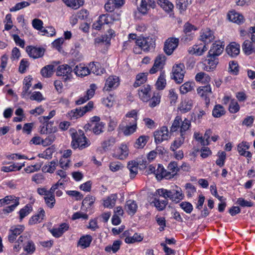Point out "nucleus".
I'll list each match as a JSON object with an SVG mask.
<instances>
[{
  "instance_id": "f257e3e1",
  "label": "nucleus",
  "mask_w": 255,
  "mask_h": 255,
  "mask_svg": "<svg viewBox=\"0 0 255 255\" xmlns=\"http://www.w3.org/2000/svg\"><path fill=\"white\" fill-rule=\"evenodd\" d=\"M69 131L72 138L71 146L72 148L82 150L90 146V141L85 135L83 130L77 131L74 128H71Z\"/></svg>"
},
{
  "instance_id": "f03ea898",
  "label": "nucleus",
  "mask_w": 255,
  "mask_h": 255,
  "mask_svg": "<svg viewBox=\"0 0 255 255\" xmlns=\"http://www.w3.org/2000/svg\"><path fill=\"white\" fill-rule=\"evenodd\" d=\"M154 196L159 195L164 197L165 199L169 198L172 201L176 203L179 202L184 197L182 190L180 187L176 186V189L168 190L165 189H159L157 190L154 194Z\"/></svg>"
},
{
  "instance_id": "7ed1b4c3",
  "label": "nucleus",
  "mask_w": 255,
  "mask_h": 255,
  "mask_svg": "<svg viewBox=\"0 0 255 255\" xmlns=\"http://www.w3.org/2000/svg\"><path fill=\"white\" fill-rule=\"evenodd\" d=\"M17 243H22L23 250L28 254H32L35 251V245L30 240V235L28 233L21 235L17 240Z\"/></svg>"
},
{
  "instance_id": "20e7f679",
  "label": "nucleus",
  "mask_w": 255,
  "mask_h": 255,
  "mask_svg": "<svg viewBox=\"0 0 255 255\" xmlns=\"http://www.w3.org/2000/svg\"><path fill=\"white\" fill-rule=\"evenodd\" d=\"M155 38L151 37H142L136 39V45L141 48L144 52H149L154 50L155 46Z\"/></svg>"
},
{
  "instance_id": "39448f33",
  "label": "nucleus",
  "mask_w": 255,
  "mask_h": 255,
  "mask_svg": "<svg viewBox=\"0 0 255 255\" xmlns=\"http://www.w3.org/2000/svg\"><path fill=\"white\" fill-rule=\"evenodd\" d=\"M185 68L184 65L182 63L175 64L172 70V79H174L177 84L183 82Z\"/></svg>"
},
{
  "instance_id": "423d86ee",
  "label": "nucleus",
  "mask_w": 255,
  "mask_h": 255,
  "mask_svg": "<svg viewBox=\"0 0 255 255\" xmlns=\"http://www.w3.org/2000/svg\"><path fill=\"white\" fill-rule=\"evenodd\" d=\"M154 136L155 143L159 144L170 138V133L169 132L168 128L163 126L159 130L154 131Z\"/></svg>"
},
{
  "instance_id": "0eeeda50",
  "label": "nucleus",
  "mask_w": 255,
  "mask_h": 255,
  "mask_svg": "<svg viewBox=\"0 0 255 255\" xmlns=\"http://www.w3.org/2000/svg\"><path fill=\"white\" fill-rule=\"evenodd\" d=\"M72 68L67 64H63L59 66L57 68L56 75L58 76L63 77L65 81L72 78Z\"/></svg>"
},
{
  "instance_id": "6e6552de",
  "label": "nucleus",
  "mask_w": 255,
  "mask_h": 255,
  "mask_svg": "<svg viewBox=\"0 0 255 255\" xmlns=\"http://www.w3.org/2000/svg\"><path fill=\"white\" fill-rule=\"evenodd\" d=\"M179 43V39L169 38L164 43V51L166 54L170 55L177 48Z\"/></svg>"
},
{
  "instance_id": "1a4fd4ad",
  "label": "nucleus",
  "mask_w": 255,
  "mask_h": 255,
  "mask_svg": "<svg viewBox=\"0 0 255 255\" xmlns=\"http://www.w3.org/2000/svg\"><path fill=\"white\" fill-rule=\"evenodd\" d=\"M26 50L28 55L33 59L42 57L44 55L45 52L44 48L32 46H27Z\"/></svg>"
},
{
  "instance_id": "9d476101",
  "label": "nucleus",
  "mask_w": 255,
  "mask_h": 255,
  "mask_svg": "<svg viewBox=\"0 0 255 255\" xmlns=\"http://www.w3.org/2000/svg\"><path fill=\"white\" fill-rule=\"evenodd\" d=\"M23 225H17L12 226L9 230L8 240L10 243H13L16 239L17 236L19 235L24 230Z\"/></svg>"
},
{
  "instance_id": "9b49d317",
  "label": "nucleus",
  "mask_w": 255,
  "mask_h": 255,
  "mask_svg": "<svg viewBox=\"0 0 255 255\" xmlns=\"http://www.w3.org/2000/svg\"><path fill=\"white\" fill-rule=\"evenodd\" d=\"M120 80L118 77L116 76H110L106 81L104 91H109L115 89L119 86Z\"/></svg>"
},
{
  "instance_id": "f8f14e48",
  "label": "nucleus",
  "mask_w": 255,
  "mask_h": 255,
  "mask_svg": "<svg viewBox=\"0 0 255 255\" xmlns=\"http://www.w3.org/2000/svg\"><path fill=\"white\" fill-rule=\"evenodd\" d=\"M223 42L218 41L214 43L208 52L209 56L217 57L220 55L224 50Z\"/></svg>"
},
{
  "instance_id": "ddd939ff",
  "label": "nucleus",
  "mask_w": 255,
  "mask_h": 255,
  "mask_svg": "<svg viewBox=\"0 0 255 255\" xmlns=\"http://www.w3.org/2000/svg\"><path fill=\"white\" fill-rule=\"evenodd\" d=\"M197 93L204 98L207 105L210 103L209 96L212 94L210 85H207L204 86H200L197 89Z\"/></svg>"
},
{
  "instance_id": "4468645a",
  "label": "nucleus",
  "mask_w": 255,
  "mask_h": 255,
  "mask_svg": "<svg viewBox=\"0 0 255 255\" xmlns=\"http://www.w3.org/2000/svg\"><path fill=\"white\" fill-rule=\"evenodd\" d=\"M215 39L213 31L209 28L201 30L200 35V40L203 41L205 44H208L213 41Z\"/></svg>"
},
{
  "instance_id": "2eb2a0df",
  "label": "nucleus",
  "mask_w": 255,
  "mask_h": 255,
  "mask_svg": "<svg viewBox=\"0 0 255 255\" xmlns=\"http://www.w3.org/2000/svg\"><path fill=\"white\" fill-rule=\"evenodd\" d=\"M250 146L249 143L247 141H243L238 145V151L240 154L248 158V160H249V158H251L252 156V154L251 152L246 151L249 148Z\"/></svg>"
},
{
  "instance_id": "dca6fc26",
  "label": "nucleus",
  "mask_w": 255,
  "mask_h": 255,
  "mask_svg": "<svg viewBox=\"0 0 255 255\" xmlns=\"http://www.w3.org/2000/svg\"><path fill=\"white\" fill-rule=\"evenodd\" d=\"M95 90L96 85L95 84H91L90 89L87 91L86 95L76 101V104L77 105H81L92 98L95 94Z\"/></svg>"
},
{
  "instance_id": "f3484780",
  "label": "nucleus",
  "mask_w": 255,
  "mask_h": 255,
  "mask_svg": "<svg viewBox=\"0 0 255 255\" xmlns=\"http://www.w3.org/2000/svg\"><path fill=\"white\" fill-rule=\"evenodd\" d=\"M69 228V225L65 223L61 224L59 227L51 229L50 231L55 238L60 237Z\"/></svg>"
},
{
  "instance_id": "a211bd4d",
  "label": "nucleus",
  "mask_w": 255,
  "mask_h": 255,
  "mask_svg": "<svg viewBox=\"0 0 255 255\" xmlns=\"http://www.w3.org/2000/svg\"><path fill=\"white\" fill-rule=\"evenodd\" d=\"M208 49L206 44L194 45L190 47L188 52L191 54H195L198 56L202 55Z\"/></svg>"
},
{
  "instance_id": "6ab92c4d",
  "label": "nucleus",
  "mask_w": 255,
  "mask_h": 255,
  "mask_svg": "<svg viewBox=\"0 0 255 255\" xmlns=\"http://www.w3.org/2000/svg\"><path fill=\"white\" fill-rule=\"evenodd\" d=\"M208 57L209 58L207 60V64L205 65L203 69L204 70L207 71H212L215 69L219 63L218 58L217 57L209 56V55H208Z\"/></svg>"
},
{
  "instance_id": "aec40b11",
  "label": "nucleus",
  "mask_w": 255,
  "mask_h": 255,
  "mask_svg": "<svg viewBox=\"0 0 255 255\" xmlns=\"http://www.w3.org/2000/svg\"><path fill=\"white\" fill-rule=\"evenodd\" d=\"M240 46L236 42H232L226 47V52L231 57H235L239 55L240 51Z\"/></svg>"
},
{
  "instance_id": "412c9836",
  "label": "nucleus",
  "mask_w": 255,
  "mask_h": 255,
  "mask_svg": "<svg viewBox=\"0 0 255 255\" xmlns=\"http://www.w3.org/2000/svg\"><path fill=\"white\" fill-rule=\"evenodd\" d=\"M137 207V205L135 201L129 200L126 202L125 210L128 215L133 216L136 213Z\"/></svg>"
},
{
  "instance_id": "4be33fe9",
  "label": "nucleus",
  "mask_w": 255,
  "mask_h": 255,
  "mask_svg": "<svg viewBox=\"0 0 255 255\" xmlns=\"http://www.w3.org/2000/svg\"><path fill=\"white\" fill-rule=\"evenodd\" d=\"M138 95L140 99L143 102L149 101L150 96V87L148 85H144L138 92Z\"/></svg>"
},
{
  "instance_id": "5701e85b",
  "label": "nucleus",
  "mask_w": 255,
  "mask_h": 255,
  "mask_svg": "<svg viewBox=\"0 0 255 255\" xmlns=\"http://www.w3.org/2000/svg\"><path fill=\"white\" fill-rule=\"evenodd\" d=\"M196 30L197 28L194 25L189 22H186L184 25L183 31L186 35H188L189 36V38L185 37L182 38L181 40L185 42L190 41L192 38V37L191 36L192 31H195Z\"/></svg>"
},
{
  "instance_id": "b1692460",
  "label": "nucleus",
  "mask_w": 255,
  "mask_h": 255,
  "mask_svg": "<svg viewBox=\"0 0 255 255\" xmlns=\"http://www.w3.org/2000/svg\"><path fill=\"white\" fill-rule=\"evenodd\" d=\"M228 16L230 21L237 24L242 23L244 21V16L235 10L230 11Z\"/></svg>"
},
{
  "instance_id": "393cba45",
  "label": "nucleus",
  "mask_w": 255,
  "mask_h": 255,
  "mask_svg": "<svg viewBox=\"0 0 255 255\" xmlns=\"http://www.w3.org/2000/svg\"><path fill=\"white\" fill-rule=\"evenodd\" d=\"M73 71L75 74L78 76L84 77L90 74L89 68L81 64L77 65Z\"/></svg>"
},
{
  "instance_id": "a878e982",
  "label": "nucleus",
  "mask_w": 255,
  "mask_h": 255,
  "mask_svg": "<svg viewBox=\"0 0 255 255\" xmlns=\"http://www.w3.org/2000/svg\"><path fill=\"white\" fill-rule=\"evenodd\" d=\"M119 128L125 135H129L136 131L137 128V122H132L131 125L126 126V127H122L120 125Z\"/></svg>"
},
{
  "instance_id": "bb28decb",
  "label": "nucleus",
  "mask_w": 255,
  "mask_h": 255,
  "mask_svg": "<svg viewBox=\"0 0 255 255\" xmlns=\"http://www.w3.org/2000/svg\"><path fill=\"white\" fill-rule=\"evenodd\" d=\"M167 173L169 174L170 179L173 178L177 173L180 171V167L178 166L177 162H170L167 166Z\"/></svg>"
},
{
  "instance_id": "cd10ccee",
  "label": "nucleus",
  "mask_w": 255,
  "mask_h": 255,
  "mask_svg": "<svg viewBox=\"0 0 255 255\" xmlns=\"http://www.w3.org/2000/svg\"><path fill=\"white\" fill-rule=\"evenodd\" d=\"M92 240V237L90 235L83 236L80 238L78 245L82 249H86L90 246Z\"/></svg>"
},
{
  "instance_id": "c85d7f7f",
  "label": "nucleus",
  "mask_w": 255,
  "mask_h": 255,
  "mask_svg": "<svg viewBox=\"0 0 255 255\" xmlns=\"http://www.w3.org/2000/svg\"><path fill=\"white\" fill-rule=\"evenodd\" d=\"M88 68L90 69V73L91 72L97 75L103 74L105 71L104 68L101 67L100 64L98 62L90 63Z\"/></svg>"
},
{
  "instance_id": "c756f323",
  "label": "nucleus",
  "mask_w": 255,
  "mask_h": 255,
  "mask_svg": "<svg viewBox=\"0 0 255 255\" xmlns=\"http://www.w3.org/2000/svg\"><path fill=\"white\" fill-rule=\"evenodd\" d=\"M169 174H167V170L164 168L163 166L161 165L160 164H158L157 165L155 175L158 180L162 179L163 178L169 179H170V176H169Z\"/></svg>"
},
{
  "instance_id": "7c9ffc66",
  "label": "nucleus",
  "mask_w": 255,
  "mask_h": 255,
  "mask_svg": "<svg viewBox=\"0 0 255 255\" xmlns=\"http://www.w3.org/2000/svg\"><path fill=\"white\" fill-rule=\"evenodd\" d=\"M118 196L116 194H113L109 196L103 201V205L106 208H112L116 204Z\"/></svg>"
},
{
  "instance_id": "2f4dec72",
  "label": "nucleus",
  "mask_w": 255,
  "mask_h": 255,
  "mask_svg": "<svg viewBox=\"0 0 255 255\" xmlns=\"http://www.w3.org/2000/svg\"><path fill=\"white\" fill-rule=\"evenodd\" d=\"M118 154L116 157L120 159H125L128 154V149L126 144H122L117 150Z\"/></svg>"
},
{
  "instance_id": "473e14b6",
  "label": "nucleus",
  "mask_w": 255,
  "mask_h": 255,
  "mask_svg": "<svg viewBox=\"0 0 255 255\" xmlns=\"http://www.w3.org/2000/svg\"><path fill=\"white\" fill-rule=\"evenodd\" d=\"M138 164H142L140 163V161H139V163H137L134 161H129L127 166V168L130 171V177L131 178H133L137 174L138 172Z\"/></svg>"
},
{
  "instance_id": "72a5a7b5",
  "label": "nucleus",
  "mask_w": 255,
  "mask_h": 255,
  "mask_svg": "<svg viewBox=\"0 0 255 255\" xmlns=\"http://www.w3.org/2000/svg\"><path fill=\"white\" fill-rule=\"evenodd\" d=\"M63 2L68 7L76 9L82 6L84 0H62Z\"/></svg>"
},
{
  "instance_id": "f704fd0d",
  "label": "nucleus",
  "mask_w": 255,
  "mask_h": 255,
  "mask_svg": "<svg viewBox=\"0 0 255 255\" xmlns=\"http://www.w3.org/2000/svg\"><path fill=\"white\" fill-rule=\"evenodd\" d=\"M193 102L192 100L186 99L182 102L180 107V111L184 113L189 111L192 108Z\"/></svg>"
},
{
  "instance_id": "c9c22d12",
  "label": "nucleus",
  "mask_w": 255,
  "mask_h": 255,
  "mask_svg": "<svg viewBox=\"0 0 255 255\" xmlns=\"http://www.w3.org/2000/svg\"><path fill=\"white\" fill-rule=\"evenodd\" d=\"M13 199H12L11 201L9 202V205L10 204V206H7L5 208L3 209V212L4 213H9L12 212L15 208L19 205V198L18 197H16L14 196H13Z\"/></svg>"
},
{
  "instance_id": "e433bc0d",
  "label": "nucleus",
  "mask_w": 255,
  "mask_h": 255,
  "mask_svg": "<svg viewBox=\"0 0 255 255\" xmlns=\"http://www.w3.org/2000/svg\"><path fill=\"white\" fill-rule=\"evenodd\" d=\"M158 4L165 11L169 12L174 7L173 4L168 0H157Z\"/></svg>"
},
{
  "instance_id": "4c0bfd02",
  "label": "nucleus",
  "mask_w": 255,
  "mask_h": 255,
  "mask_svg": "<svg viewBox=\"0 0 255 255\" xmlns=\"http://www.w3.org/2000/svg\"><path fill=\"white\" fill-rule=\"evenodd\" d=\"M54 65L51 64L47 65L43 67L40 71L42 76L44 78L51 77L54 72Z\"/></svg>"
},
{
  "instance_id": "58836bf2",
  "label": "nucleus",
  "mask_w": 255,
  "mask_h": 255,
  "mask_svg": "<svg viewBox=\"0 0 255 255\" xmlns=\"http://www.w3.org/2000/svg\"><path fill=\"white\" fill-rule=\"evenodd\" d=\"M43 126L42 127L40 132L42 134H47L48 133H51L55 132L56 131V129L55 127H53L52 125L53 124V122H48L46 121H43Z\"/></svg>"
},
{
  "instance_id": "ea45409f",
  "label": "nucleus",
  "mask_w": 255,
  "mask_h": 255,
  "mask_svg": "<svg viewBox=\"0 0 255 255\" xmlns=\"http://www.w3.org/2000/svg\"><path fill=\"white\" fill-rule=\"evenodd\" d=\"M58 165V160H53L52 161L49 162L48 163L44 165L42 170L44 172L47 173H53L55 169L56 166Z\"/></svg>"
},
{
  "instance_id": "a19ab883",
  "label": "nucleus",
  "mask_w": 255,
  "mask_h": 255,
  "mask_svg": "<svg viewBox=\"0 0 255 255\" xmlns=\"http://www.w3.org/2000/svg\"><path fill=\"white\" fill-rule=\"evenodd\" d=\"M253 42L249 40H245L242 45V49L244 53L248 55L251 54L254 51Z\"/></svg>"
},
{
  "instance_id": "79ce46f5",
  "label": "nucleus",
  "mask_w": 255,
  "mask_h": 255,
  "mask_svg": "<svg viewBox=\"0 0 255 255\" xmlns=\"http://www.w3.org/2000/svg\"><path fill=\"white\" fill-rule=\"evenodd\" d=\"M191 126V122L187 119L182 121L180 128V136H184L186 131H187Z\"/></svg>"
},
{
  "instance_id": "37998d69",
  "label": "nucleus",
  "mask_w": 255,
  "mask_h": 255,
  "mask_svg": "<svg viewBox=\"0 0 255 255\" xmlns=\"http://www.w3.org/2000/svg\"><path fill=\"white\" fill-rule=\"evenodd\" d=\"M225 114L224 108L221 105H216L214 107L212 115L215 118H220Z\"/></svg>"
},
{
  "instance_id": "c03bdc74",
  "label": "nucleus",
  "mask_w": 255,
  "mask_h": 255,
  "mask_svg": "<svg viewBox=\"0 0 255 255\" xmlns=\"http://www.w3.org/2000/svg\"><path fill=\"white\" fill-rule=\"evenodd\" d=\"M166 85L165 75L164 73H161L156 83V88L158 90H163Z\"/></svg>"
},
{
  "instance_id": "a18cd8bd",
  "label": "nucleus",
  "mask_w": 255,
  "mask_h": 255,
  "mask_svg": "<svg viewBox=\"0 0 255 255\" xmlns=\"http://www.w3.org/2000/svg\"><path fill=\"white\" fill-rule=\"evenodd\" d=\"M105 124L103 122H99L93 124L92 131L96 135L104 132Z\"/></svg>"
},
{
  "instance_id": "49530a36",
  "label": "nucleus",
  "mask_w": 255,
  "mask_h": 255,
  "mask_svg": "<svg viewBox=\"0 0 255 255\" xmlns=\"http://www.w3.org/2000/svg\"><path fill=\"white\" fill-rule=\"evenodd\" d=\"M154 203V206L159 211L163 210L167 204V201L166 199L163 200H160L157 198H154V200L152 201Z\"/></svg>"
},
{
  "instance_id": "de8ad7c7",
  "label": "nucleus",
  "mask_w": 255,
  "mask_h": 255,
  "mask_svg": "<svg viewBox=\"0 0 255 255\" xmlns=\"http://www.w3.org/2000/svg\"><path fill=\"white\" fill-rule=\"evenodd\" d=\"M184 136H180V137L174 140L170 146V150L173 151H175L176 150L179 148L184 143Z\"/></svg>"
},
{
  "instance_id": "09e8293b",
  "label": "nucleus",
  "mask_w": 255,
  "mask_h": 255,
  "mask_svg": "<svg viewBox=\"0 0 255 255\" xmlns=\"http://www.w3.org/2000/svg\"><path fill=\"white\" fill-rule=\"evenodd\" d=\"M148 138V136H140L136 140L135 147L137 148H143L146 144Z\"/></svg>"
},
{
  "instance_id": "8fccbe9b",
  "label": "nucleus",
  "mask_w": 255,
  "mask_h": 255,
  "mask_svg": "<svg viewBox=\"0 0 255 255\" xmlns=\"http://www.w3.org/2000/svg\"><path fill=\"white\" fill-rule=\"evenodd\" d=\"M121 244L122 242L120 240L115 241L112 246H107L105 250L107 252H110L112 251L113 253H115L120 249Z\"/></svg>"
},
{
  "instance_id": "3c124183",
  "label": "nucleus",
  "mask_w": 255,
  "mask_h": 255,
  "mask_svg": "<svg viewBox=\"0 0 255 255\" xmlns=\"http://www.w3.org/2000/svg\"><path fill=\"white\" fill-rule=\"evenodd\" d=\"M147 80V75L145 73H140L137 75L136 81L133 84L134 87H137L141 84L146 82Z\"/></svg>"
},
{
  "instance_id": "603ef678",
  "label": "nucleus",
  "mask_w": 255,
  "mask_h": 255,
  "mask_svg": "<svg viewBox=\"0 0 255 255\" xmlns=\"http://www.w3.org/2000/svg\"><path fill=\"white\" fill-rule=\"evenodd\" d=\"M181 122L182 119L181 117L179 116H176L170 128V133L176 131L180 128Z\"/></svg>"
},
{
  "instance_id": "864d4df0",
  "label": "nucleus",
  "mask_w": 255,
  "mask_h": 255,
  "mask_svg": "<svg viewBox=\"0 0 255 255\" xmlns=\"http://www.w3.org/2000/svg\"><path fill=\"white\" fill-rule=\"evenodd\" d=\"M194 86V83L189 82H185L180 86V92L182 94H185L191 91Z\"/></svg>"
},
{
  "instance_id": "5fc2aeb1",
  "label": "nucleus",
  "mask_w": 255,
  "mask_h": 255,
  "mask_svg": "<svg viewBox=\"0 0 255 255\" xmlns=\"http://www.w3.org/2000/svg\"><path fill=\"white\" fill-rule=\"evenodd\" d=\"M67 116L71 120H75L82 116V113L80 112V109L76 108L68 113Z\"/></svg>"
},
{
  "instance_id": "6e6d98bb",
  "label": "nucleus",
  "mask_w": 255,
  "mask_h": 255,
  "mask_svg": "<svg viewBox=\"0 0 255 255\" xmlns=\"http://www.w3.org/2000/svg\"><path fill=\"white\" fill-rule=\"evenodd\" d=\"M165 60V57L163 54L158 55L154 60V67L162 68Z\"/></svg>"
},
{
  "instance_id": "4d7b16f0",
  "label": "nucleus",
  "mask_w": 255,
  "mask_h": 255,
  "mask_svg": "<svg viewBox=\"0 0 255 255\" xmlns=\"http://www.w3.org/2000/svg\"><path fill=\"white\" fill-rule=\"evenodd\" d=\"M30 5V3L27 1H22L16 3L14 6L9 9L10 12L16 11L22 8L26 7Z\"/></svg>"
},
{
  "instance_id": "13d9d810",
  "label": "nucleus",
  "mask_w": 255,
  "mask_h": 255,
  "mask_svg": "<svg viewBox=\"0 0 255 255\" xmlns=\"http://www.w3.org/2000/svg\"><path fill=\"white\" fill-rule=\"evenodd\" d=\"M180 206L188 214L191 213L193 209L192 205L188 202H182L180 204Z\"/></svg>"
},
{
  "instance_id": "bf43d9fd",
  "label": "nucleus",
  "mask_w": 255,
  "mask_h": 255,
  "mask_svg": "<svg viewBox=\"0 0 255 255\" xmlns=\"http://www.w3.org/2000/svg\"><path fill=\"white\" fill-rule=\"evenodd\" d=\"M31 211V207L28 206L27 205L24 206L22 209H20L19 212L20 221H21L25 217L27 216Z\"/></svg>"
},
{
  "instance_id": "052dcab7",
  "label": "nucleus",
  "mask_w": 255,
  "mask_h": 255,
  "mask_svg": "<svg viewBox=\"0 0 255 255\" xmlns=\"http://www.w3.org/2000/svg\"><path fill=\"white\" fill-rule=\"evenodd\" d=\"M226 154L224 151H221L218 152V159L216 161L217 165L220 167H222L224 166L226 159Z\"/></svg>"
},
{
  "instance_id": "680f3d73",
  "label": "nucleus",
  "mask_w": 255,
  "mask_h": 255,
  "mask_svg": "<svg viewBox=\"0 0 255 255\" xmlns=\"http://www.w3.org/2000/svg\"><path fill=\"white\" fill-rule=\"evenodd\" d=\"M240 106L238 103L234 100H232L230 104L229 110L231 113H236L240 110Z\"/></svg>"
},
{
  "instance_id": "e2e57ef3",
  "label": "nucleus",
  "mask_w": 255,
  "mask_h": 255,
  "mask_svg": "<svg viewBox=\"0 0 255 255\" xmlns=\"http://www.w3.org/2000/svg\"><path fill=\"white\" fill-rule=\"evenodd\" d=\"M42 35H47L48 36H53L55 34L56 31L54 27L52 26L47 27L46 28L41 31Z\"/></svg>"
},
{
  "instance_id": "0e129e2a",
  "label": "nucleus",
  "mask_w": 255,
  "mask_h": 255,
  "mask_svg": "<svg viewBox=\"0 0 255 255\" xmlns=\"http://www.w3.org/2000/svg\"><path fill=\"white\" fill-rule=\"evenodd\" d=\"M43 21L39 19L35 18L32 21V25L34 28L37 30L41 31L43 28Z\"/></svg>"
},
{
  "instance_id": "69168bd1",
  "label": "nucleus",
  "mask_w": 255,
  "mask_h": 255,
  "mask_svg": "<svg viewBox=\"0 0 255 255\" xmlns=\"http://www.w3.org/2000/svg\"><path fill=\"white\" fill-rule=\"evenodd\" d=\"M30 99L33 101H36L40 102L44 100L42 94L40 92H34L30 97Z\"/></svg>"
},
{
  "instance_id": "338daca9",
  "label": "nucleus",
  "mask_w": 255,
  "mask_h": 255,
  "mask_svg": "<svg viewBox=\"0 0 255 255\" xmlns=\"http://www.w3.org/2000/svg\"><path fill=\"white\" fill-rule=\"evenodd\" d=\"M187 195L189 197H191L192 195L196 192V188L194 186L190 183H186L185 185Z\"/></svg>"
},
{
  "instance_id": "774afa93",
  "label": "nucleus",
  "mask_w": 255,
  "mask_h": 255,
  "mask_svg": "<svg viewBox=\"0 0 255 255\" xmlns=\"http://www.w3.org/2000/svg\"><path fill=\"white\" fill-rule=\"evenodd\" d=\"M230 72L234 75H237L239 72V66L237 62L232 61L229 63Z\"/></svg>"
}]
</instances>
